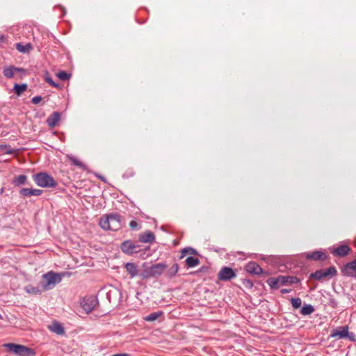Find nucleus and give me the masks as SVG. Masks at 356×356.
Listing matches in <instances>:
<instances>
[{
    "label": "nucleus",
    "instance_id": "obj_1",
    "mask_svg": "<svg viewBox=\"0 0 356 356\" xmlns=\"http://www.w3.org/2000/svg\"><path fill=\"white\" fill-rule=\"evenodd\" d=\"M99 224L103 229L112 231L119 230L123 225L122 216L117 213L102 216Z\"/></svg>",
    "mask_w": 356,
    "mask_h": 356
},
{
    "label": "nucleus",
    "instance_id": "obj_2",
    "mask_svg": "<svg viewBox=\"0 0 356 356\" xmlns=\"http://www.w3.org/2000/svg\"><path fill=\"white\" fill-rule=\"evenodd\" d=\"M35 184L42 188H54L57 186L56 180L47 172H41L33 175Z\"/></svg>",
    "mask_w": 356,
    "mask_h": 356
},
{
    "label": "nucleus",
    "instance_id": "obj_3",
    "mask_svg": "<svg viewBox=\"0 0 356 356\" xmlns=\"http://www.w3.org/2000/svg\"><path fill=\"white\" fill-rule=\"evenodd\" d=\"M61 281V277L58 273L50 271L42 275V280L40 282L42 288L44 291L51 289L54 286Z\"/></svg>",
    "mask_w": 356,
    "mask_h": 356
},
{
    "label": "nucleus",
    "instance_id": "obj_4",
    "mask_svg": "<svg viewBox=\"0 0 356 356\" xmlns=\"http://www.w3.org/2000/svg\"><path fill=\"white\" fill-rule=\"evenodd\" d=\"M348 330V325L337 327L331 331L330 337L338 339H348L350 341H355V334L353 332H350Z\"/></svg>",
    "mask_w": 356,
    "mask_h": 356
},
{
    "label": "nucleus",
    "instance_id": "obj_5",
    "mask_svg": "<svg viewBox=\"0 0 356 356\" xmlns=\"http://www.w3.org/2000/svg\"><path fill=\"white\" fill-rule=\"evenodd\" d=\"M4 347L7 348L8 350L19 356H31L35 354V351L23 345H18L15 343H5Z\"/></svg>",
    "mask_w": 356,
    "mask_h": 356
},
{
    "label": "nucleus",
    "instance_id": "obj_6",
    "mask_svg": "<svg viewBox=\"0 0 356 356\" xmlns=\"http://www.w3.org/2000/svg\"><path fill=\"white\" fill-rule=\"evenodd\" d=\"M337 270L335 267L330 266L326 270H318L310 275V278H313L316 280H322L327 277H332L337 275Z\"/></svg>",
    "mask_w": 356,
    "mask_h": 356
},
{
    "label": "nucleus",
    "instance_id": "obj_7",
    "mask_svg": "<svg viewBox=\"0 0 356 356\" xmlns=\"http://www.w3.org/2000/svg\"><path fill=\"white\" fill-rule=\"evenodd\" d=\"M140 247V245H136L131 240H127L122 243L120 249L124 253L128 255H133L142 250Z\"/></svg>",
    "mask_w": 356,
    "mask_h": 356
},
{
    "label": "nucleus",
    "instance_id": "obj_8",
    "mask_svg": "<svg viewBox=\"0 0 356 356\" xmlns=\"http://www.w3.org/2000/svg\"><path fill=\"white\" fill-rule=\"evenodd\" d=\"M236 277L234 270L229 267H222L218 273V278L221 281H229Z\"/></svg>",
    "mask_w": 356,
    "mask_h": 356
},
{
    "label": "nucleus",
    "instance_id": "obj_9",
    "mask_svg": "<svg viewBox=\"0 0 356 356\" xmlns=\"http://www.w3.org/2000/svg\"><path fill=\"white\" fill-rule=\"evenodd\" d=\"M341 270L343 275L356 278V259L342 266Z\"/></svg>",
    "mask_w": 356,
    "mask_h": 356
},
{
    "label": "nucleus",
    "instance_id": "obj_10",
    "mask_svg": "<svg viewBox=\"0 0 356 356\" xmlns=\"http://www.w3.org/2000/svg\"><path fill=\"white\" fill-rule=\"evenodd\" d=\"M167 266L162 263H159L152 265L147 271L149 277H159L166 269Z\"/></svg>",
    "mask_w": 356,
    "mask_h": 356
},
{
    "label": "nucleus",
    "instance_id": "obj_11",
    "mask_svg": "<svg viewBox=\"0 0 356 356\" xmlns=\"http://www.w3.org/2000/svg\"><path fill=\"white\" fill-rule=\"evenodd\" d=\"M97 304V300L93 297L84 299L81 303L83 309L87 313L91 312Z\"/></svg>",
    "mask_w": 356,
    "mask_h": 356
},
{
    "label": "nucleus",
    "instance_id": "obj_12",
    "mask_svg": "<svg viewBox=\"0 0 356 356\" xmlns=\"http://www.w3.org/2000/svg\"><path fill=\"white\" fill-rule=\"evenodd\" d=\"M17 72H25V70L20 67H17L13 65L6 67L3 68V74L7 79H11Z\"/></svg>",
    "mask_w": 356,
    "mask_h": 356
},
{
    "label": "nucleus",
    "instance_id": "obj_13",
    "mask_svg": "<svg viewBox=\"0 0 356 356\" xmlns=\"http://www.w3.org/2000/svg\"><path fill=\"white\" fill-rule=\"evenodd\" d=\"M245 269L251 275H259L263 273V270L260 266L254 261L248 263L245 266Z\"/></svg>",
    "mask_w": 356,
    "mask_h": 356
},
{
    "label": "nucleus",
    "instance_id": "obj_14",
    "mask_svg": "<svg viewBox=\"0 0 356 356\" xmlns=\"http://www.w3.org/2000/svg\"><path fill=\"white\" fill-rule=\"evenodd\" d=\"M306 257L314 261H325L327 257L323 252L316 250L307 253Z\"/></svg>",
    "mask_w": 356,
    "mask_h": 356
},
{
    "label": "nucleus",
    "instance_id": "obj_15",
    "mask_svg": "<svg viewBox=\"0 0 356 356\" xmlns=\"http://www.w3.org/2000/svg\"><path fill=\"white\" fill-rule=\"evenodd\" d=\"M60 119V113L55 111L51 113L47 119V124L51 128L55 127Z\"/></svg>",
    "mask_w": 356,
    "mask_h": 356
},
{
    "label": "nucleus",
    "instance_id": "obj_16",
    "mask_svg": "<svg viewBox=\"0 0 356 356\" xmlns=\"http://www.w3.org/2000/svg\"><path fill=\"white\" fill-rule=\"evenodd\" d=\"M124 268L131 278H134L138 274V266L134 263H127L124 264Z\"/></svg>",
    "mask_w": 356,
    "mask_h": 356
},
{
    "label": "nucleus",
    "instance_id": "obj_17",
    "mask_svg": "<svg viewBox=\"0 0 356 356\" xmlns=\"http://www.w3.org/2000/svg\"><path fill=\"white\" fill-rule=\"evenodd\" d=\"M155 241V235L150 231L139 234V241L142 243H152Z\"/></svg>",
    "mask_w": 356,
    "mask_h": 356
},
{
    "label": "nucleus",
    "instance_id": "obj_18",
    "mask_svg": "<svg viewBox=\"0 0 356 356\" xmlns=\"http://www.w3.org/2000/svg\"><path fill=\"white\" fill-rule=\"evenodd\" d=\"M19 193L21 195L24 197H30L32 195L39 196L42 193V191L40 189H31L24 188L20 190Z\"/></svg>",
    "mask_w": 356,
    "mask_h": 356
},
{
    "label": "nucleus",
    "instance_id": "obj_19",
    "mask_svg": "<svg viewBox=\"0 0 356 356\" xmlns=\"http://www.w3.org/2000/svg\"><path fill=\"white\" fill-rule=\"evenodd\" d=\"M24 290L26 293L34 295L41 294L42 291H45L42 289L40 282V284L36 286H34L31 284H28L24 287Z\"/></svg>",
    "mask_w": 356,
    "mask_h": 356
},
{
    "label": "nucleus",
    "instance_id": "obj_20",
    "mask_svg": "<svg viewBox=\"0 0 356 356\" xmlns=\"http://www.w3.org/2000/svg\"><path fill=\"white\" fill-rule=\"evenodd\" d=\"M280 284L286 285L287 284H296L300 282L299 279L296 276H279Z\"/></svg>",
    "mask_w": 356,
    "mask_h": 356
},
{
    "label": "nucleus",
    "instance_id": "obj_21",
    "mask_svg": "<svg viewBox=\"0 0 356 356\" xmlns=\"http://www.w3.org/2000/svg\"><path fill=\"white\" fill-rule=\"evenodd\" d=\"M350 251V248L347 245H341L338 248H335L332 253L334 255H337L339 257H345L348 254Z\"/></svg>",
    "mask_w": 356,
    "mask_h": 356
},
{
    "label": "nucleus",
    "instance_id": "obj_22",
    "mask_svg": "<svg viewBox=\"0 0 356 356\" xmlns=\"http://www.w3.org/2000/svg\"><path fill=\"white\" fill-rule=\"evenodd\" d=\"M49 329L57 334L62 335L65 333L63 325L58 322H54L51 325H49Z\"/></svg>",
    "mask_w": 356,
    "mask_h": 356
},
{
    "label": "nucleus",
    "instance_id": "obj_23",
    "mask_svg": "<svg viewBox=\"0 0 356 356\" xmlns=\"http://www.w3.org/2000/svg\"><path fill=\"white\" fill-rule=\"evenodd\" d=\"M67 159L71 162L73 165L77 166L78 168L86 170L87 169L86 165L80 161L76 157L73 155H67Z\"/></svg>",
    "mask_w": 356,
    "mask_h": 356
},
{
    "label": "nucleus",
    "instance_id": "obj_24",
    "mask_svg": "<svg viewBox=\"0 0 356 356\" xmlns=\"http://www.w3.org/2000/svg\"><path fill=\"white\" fill-rule=\"evenodd\" d=\"M27 177L24 175H20L14 178L13 184L15 186H19L26 184Z\"/></svg>",
    "mask_w": 356,
    "mask_h": 356
},
{
    "label": "nucleus",
    "instance_id": "obj_25",
    "mask_svg": "<svg viewBox=\"0 0 356 356\" xmlns=\"http://www.w3.org/2000/svg\"><path fill=\"white\" fill-rule=\"evenodd\" d=\"M179 270V265L175 263L170 268L165 272V276L168 278H172L175 276Z\"/></svg>",
    "mask_w": 356,
    "mask_h": 356
},
{
    "label": "nucleus",
    "instance_id": "obj_26",
    "mask_svg": "<svg viewBox=\"0 0 356 356\" xmlns=\"http://www.w3.org/2000/svg\"><path fill=\"white\" fill-rule=\"evenodd\" d=\"M186 266L188 268H192L197 266L200 264V260L197 257H188L185 260Z\"/></svg>",
    "mask_w": 356,
    "mask_h": 356
},
{
    "label": "nucleus",
    "instance_id": "obj_27",
    "mask_svg": "<svg viewBox=\"0 0 356 356\" xmlns=\"http://www.w3.org/2000/svg\"><path fill=\"white\" fill-rule=\"evenodd\" d=\"M16 49L22 53H26V52H29L32 49V46L29 43L26 44H23L22 43H17Z\"/></svg>",
    "mask_w": 356,
    "mask_h": 356
},
{
    "label": "nucleus",
    "instance_id": "obj_28",
    "mask_svg": "<svg viewBox=\"0 0 356 356\" xmlns=\"http://www.w3.org/2000/svg\"><path fill=\"white\" fill-rule=\"evenodd\" d=\"M27 88V85L26 83L17 84L16 83L14 86L13 90L15 93L17 95H20L24 91H25Z\"/></svg>",
    "mask_w": 356,
    "mask_h": 356
},
{
    "label": "nucleus",
    "instance_id": "obj_29",
    "mask_svg": "<svg viewBox=\"0 0 356 356\" xmlns=\"http://www.w3.org/2000/svg\"><path fill=\"white\" fill-rule=\"evenodd\" d=\"M314 312V308L311 305H304L300 310V314L302 315L306 316L312 314Z\"/></svg>",
    "mask_w": 356,
    "mask_h": 356
},
{
    "label": "nucleus",
    "instance_id": "obj_30",
    "mask_svg": "<svg viewBox=\"0 0 356 356\" xmlns=\"http://www.w3.org/2000/svg\"><path fill=\"white\" fill-rule=\"evenodd\" d=\"M267 283L271 289H277L280 284L279 276L277 277H270L268 279Z\"/></svg>",
    "mask_w": 356,
    "mask_h": 356
},
{
    "label": "nucleus",
    "instance_id": "obj_31",
    "mask_svg": "<svg viewBox=\"0 0 356 356\" xmlns=\"http://www.w3.org/2000/svg\"><path fill=\"white\" fill-rule=\"evenodd\" d=\"M162 314V312H153L145 317V320L146 321L152 322L159 318Z\"/></svg>",
    "mask_w": 356,
    "mask_h": 356
},
{
    "label": "nucleus",
    "instance_id": "obj_32",
    "mask_svg": "<svg viewBox=\"0 0 356 356\" xmlns=\"http://www.w3.org/2000/svg\"><path fill=\"white\" fill-rule=\"evenodd\" d=\"M197 253L196 250L192 248H185L181 250L180 259L184 258L186 254H195Z\"/></svg>",
    "mask_w": 356,
    "mask_h": 356
},
{
    "label": "nucleus",
    "instance_id": "obj_33",
    "mask_svg": "<svg viewBox=\"0 0 356 356\" xmlns=\"http://www.w3.org/2000/svg\"><path fill=\"white\" fill-rule=\"evenodd\" d=\"M0 150L8 154H12L16 152L15 149H13L10 145H0Z\"/></svg>",
    "mask_w": 356,
    "mask_h": 356
},
{
    "label": "nucleus",
    "instance_id": "obj_34",
    "mask_svg": "<svg viewBox=\"0 0 356 356\" xmlns=\"http://www.w3.org/2000/svg\"><path fill=\"white\" fill-rule=\"evenodd\" d=\"M56 76L59 79L66 81L70 78L71 74L65 71H60L56 74Z\"/></svg>",
    "mask_w": 356,
    "mask_h": 356
},
{
    "label": "nucleus",
    "instance_id": "obj_35",
    "mask_svg": "<svg viewBox=\"0 0 356 356\" xmlns=\"http://www.w3.org/2000/svg\"><path fill=\"white\" fill-rule=\"evenodd\" d=\"M291 302L293 308L298 309L301 306L302 300L300 298H291Z\"/></svg>",
    "mask_w": 356,
    "mask_h": 356
},
{
    "label": "nucleus",
    "instance_id": "obj_36",
    "mask_svg": "<svg viewBox=\"0 0 356 356\" xmlns=\"http://www.w3.org/2000/svg\"><path fill=\"white\" fill-rule=\"evenodd\" d=\"M130 228L133 230H139L140 225L136 220H131L129 223Z\"/></svg>",
    "mask_w": 356,
    "mask_h": 356
},
{
    "label": "nucleus",
    "instance_id": "obj_37",
    "mask_svg": "<svg viewBox=\"0 0 356 356\" xmlns=\"http://www.w3.org/2000/svg\"><path fill=\"white\" fill-rule=\"evenodd\" d=\"M42 100L41 96H35L32 98L31 102L34 104H39Z\"/></svg>",
    "mask_w": 356,
    "mask_h": 356
},
{
    "label": "nucleus",
    "instance_id": "obj_38",
    "mask_svg": "<svg viewBox=\"0 0 356 356\" xmlns=\"http://www.w3.org/2000/svg\"><path fill=\"white\" fill-rule=\"evenodd\" d=\"M46 81L47 83H49L51 86H54V87H56V88H58L59 86L58 84L56 83L50 77H47L46 78Z\"/></svg>",
    "mask_w": 356,
    "mask_h": 356
},
{
    "label": "nucleus",
    "instance_id": "obj_39",
    "mask_svg": "<svg viewBox=\"0 0 356 356\" xmlns=\"http://www.w3.org/2000/svg\"><path fill=\"white\" fill-rule=\"evenodd\" d=\"M243 284L250 288H252L253 286V283L250 280H245L243 281Z\"/></svg>",
    "mask_w": 356,
    "mask_h": 356
},
{
    "label": "nucleus",
    "instance_id": "obj_40",
    "mask_svg": "<svg viewBox=\"0 0 356 356\" xmlns=\"http://www.w3.org/2000/svg\"><path fill=\"white\" fill-rule=\"evenodd\" d=\"M96 177H98L99 179H101L102 181H104L105 183L106 182V179L104 177L99 175H96Z\"/></svg>",
    "mask_w": 356,
    "mask_h": 356
},
{
    "label": "nucleus",
    "instance_id": "obj_41",
    "mask_svg": "<svg viewBox=\"0 0 356 356\" xmlns=\"http://www.w3.org/2000/svg\"><path fill=\"white\" fill-rule=\"evenodd\" d=\"M290 291H291V289H282L280 291L281 293H282V294L289 293Z\"/></svg>",
    "mask_w": 356,
    "mask_h": 356
},
{
    "label": "nucleus",
    "instance_id": "obj_42",
    "mask_svg": "<svg viewBox=\"0 0 356 356\" xmlns=\"http://www.w3.org/2000/svg\"><path fill=\"white\" fill-rule=\"evenodd\" d=\"M144 251H147L149 250V247H146L145 248L143 249Z\"/></svg>",
    "mask_w": 356,
    "mask_h": 356
}]
</instances>
